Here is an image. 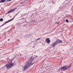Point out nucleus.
I'll return each mask as SVG.
<instances>
[{"label":"nucleus","mask_w":73,"mask_h":73,"mask_svg":"<svg viewBox=\"0 0 73 73\" xmlns=\"http://www.w3.org/2000/svg\"><path fill=\"white\" fill-rule=\"evenodd\" d=\"M59 43H61V44H62L63 43L62 42V40H60L59 39H58L55 42H54L52 45V48H54L55 47L56 45H57Z\"/></svg>","instance_id":"obj_1"},{"label":"nucleus","mask_w":73,"mask_h":73,"mask_svg":"<svg viewBox=\"0 0 73 73\" xmlns=\"http://www.w3.org/2000/svg\"><path fill=\"white\" fill-rule=\"evenodd\" d=\"M33 64H26L25 65L24 67H23V70L24 71H25L26 70H27L29 68H30V66H31V65H32Z\"/></svg>","instance_id":"obj_2"},{"label":"nucleus","mask_w":73,"mask_h":73,"mask_svg":"<svg viewBox=\"0 0 73 73\" xmlns=\"http://www.w3.org/2000/svg\"><path fill=\"white\" fill-rule=\"evenodd\" d=\"M71 64H70V65H68V66H64L61 68V70L63 71L66 70H67V69H68L69 68H70V67H71Z\"/></svg>","instance_id":"obj_3"},{"label":"nucleus","mask_w":73,"mask_h":73,"mask_svg":"<svg viewBox=\"0 0 73 73\" xmlns=\"http://www.w3.org/2000/svg\"><path fill=\"white\" fill-rule=\"evenodd\" d=\"M13 64H6L5 65V67H6L8 69H11V68H12V67H13Z\"/></svg>","instance_id":"obj_4"},{"label":"nucleus","mask_w":73,"mask_h":73,"mask_svg":"<svg viewBox=\"0 0 73 73\" xmlns=\"http://www.w3.org/2000/svg\"><path fill=\"white\" fill-rule=\"evenodd\" d=\"M14 58H13L11 59H9L8 60V63L7 64H13V63H12V62L14 60Z\"/></svg>","instance_id":"obj_5"},{"label":"nucleus","mask_w":73,"mask_h":73,"mask_svg":"<svg viewBox=\"0 0 73 73\" xmlns=\"http://www.w3.org/2000/svg\"><path fill=\"white\" fill-rule=\"evenodd\" d=\"M28 3V0H25L24 1H23L22 2L20 3V4L22 5H24L26 3Z\"/></svg>","instance_id":"obj_6"},{"label":"nucleus","mask_w":73,"mask_h":73,"mask_svg":"<svg viewBox=\"0 0 73 73\" xmlns=\"http://www.w3.org/2000/svg\"><path fill=\"white\" fill-rule=\"evenodd\" d=\"M67 4L63 5L61 7H60V9H62L64 8H65V7H67Z\"/></svg>","instance_id":"obj_7"},{"label":"nucleus","mask_w":73,"mask_h":73,"mask_svg":"<svg viewBox=\"0 0 73 73\" xmlns=\"http://www.w3.org/2000/svg\"><path fill=\"white\" fill-rule=\"evenodd\" d=\"M46 43H47V44H49V43H50V40L49 38H46Z\"/></svg>","instance_id":"obj_8"},{"label":"nucleus","mask_w":73,"mask_h":73,"mask_svg":"<svg viewBox=\"0 0 73 73\" xmlns=\"http://www.w3.org/2000/svg\"><path fill=\"white\" fill-rule=\"evenodd\" d=\"M35 58V57L31 56L30 58H29V60L30 61H32L33 62Z\"/></svg>","instance_id":"obj_9"},{"label":"nucleus","mask_w":73,"mask_h":73,"mask_svg":"<svg viewBox=\"0 0 73 73\" xmlns=\"http://www.w3.org/2000/svg\"><path fill=\"white\" fill-rule=\"evenodd\" d=\"M13 20V19H10V20H9L8 21H7L5 22L4 24H3L2 25H3V26L4 25H5V24H6V23H9V22H10V21H12Z\"/></svg>","instance_id":"obj_10"},{"label":"nucleus","mask_w":73,"mask_h":73,"mask_svg":"<svg viewBox=\"0 0 73 73\" xmlns=\"http://www.w3.org/2000/svg\"><path fill=\"white\" fill-rule=\"evenodd\" d=\"M33 62L31 60H30L29 59V61L27 63V64H32Z\"/></svg>","instance_id":"obj_11"},{"label":"nucleus","mask_w":73,"mask_h":73,"mask_svg":"<svg viewBox=\"0 0 73 73\" xmlns=\"http://www.w3.org/2000/svg\"><path fill=\"white\" fill-rule=\"evenodd\" d=\"M6 1V0H1L0 3H5Z\"/></svg>","instance_id":"obj_12"},{"label":"nucleus","mask_w":73,"mask_h":73,"mask_svg":"<svg viewBox=\"0 0 73 73\" xmlns=\"http://www.w3.org/2000/svg\"><path fill=\"white\" fill-rule=\"evenodd\" d=\"M11 10V12H14V11H15V10L14 9H12Z\"/></svg>","instance_id":"obj_13"},{"label":"nucleus","mask_w":73,"mask_h":73,"mask_svg":"<svg viewBox=\"0 0 73 73\" xmlns=\"http://www.w3.org/2000/svg\"><path fill=\"white\" fill-rule=\"evenodd\" d=\"M0 21H3V18H1L0 19Z\"/></svg>","instance_id":"obj_14"},{"label":"nucleus","mask_w":73,"mask_h":73,"mask_svg":"<svg viewBox=\"0 0 73 73\" xmlns=\"http://www.w3.org/2000/svg\"><path fill=\"white\" fill-rule=\"evenodd\" d=\"M66 23H69V20L68 19H66Z\"/></svg>","instance_id":"obj_15"},{"label":"nucleus","mask_w":73,"mask_h":73,"mask_svg":"<svg viewBox=\"0 0 73 73\" xmlns=\"http://www.w3.org/2000/svg\"><path fill=\"white\" fill-rule=\"evenodd\" d=\"M8 12V13H11L12 12L11 11V10H10V11H9Z\"/></svg>","instance_id":"obj_16"},{"label":"nucleus","mask_w":73,"mask_h":73,"mask_svg":"<svg viewBox=\"0 0 73 73\" xmlns=\"http://www.w3.org/2000/svg\"><path fill=\"white\" fill-rule=\"evenodd\" d=\"M40 38H38V39H36V41H38V40H40Z\"/></svg>","instance_id":"obj_17"},{"label":"nucleus","mask_w":73,"mask_h":73,"mask_svg":"<svg viewBox=\"0 0 73 73\" xmlns=\"http://www.w3.org/2000/svg\"><path fill=\"white\" fill-rule=\"evenodd\" d=\"M19 12L15 16H17L18 14H19Z\"/></svg>","instance_id":"obj_18"},{"label":"nucleus","mask_w":73,"mask_h":73,"mask_svg":"<svg viewBox=\"0 0 73 73\" xmlns=\"http://www.w3.org/2000/svg\"><path fill=\"white\" fill-rule=\"evenodd\" d=\"M36 23V21H33V23Z\"/></svg>","instance_id":"obj_19"},{"label":"nucleus","mask_w":73,"mask_h":73,"mask_svg":"<svg viewBox=\"0 0 73 73\" xmlns=\"http://www.w3.org/2000/svg\"><path fill=\"white\" fill-rule=\"evenodd\" d=\"M15 17H16V16L15 15L14 17H13V19H15Z\"/></svg>","instance_id":"obj_20"},{"label":"nucleus","mask_w":73,"mask_h":73,"mask_svg":"<svg viewBox=\"0 0 73 73\" xmlns=\"http://www.w3.org/2000/svg\"><path fill=\"white\" fill-rule=\"evenodd\" d=\"M19 25V23H17V26H18Z\"/></svg>","instance_id":"obj_21"},{"label":"nucleus","mask_w":73,"mask_h":73,"mask_svg":"<svg viewBox=\"0 0 73 73\" xmlns=\"http://www.w3.org/2000/svg\"><path fill=\"white\" fill-rule=\"evenodd\" d=\"M5 67V66L3 67H2V69H4V68Z\"/></svg>","instance_id":"obj_22"},{"label":"nucleus","mask_w":73,"mask_h":73,"mask_svg":"<svg viewBox=\"0 0 73 73\" xmlns=\"http://www.w3.org/2000/svg\"><path fill=\"white\" fill-rule=\"evenodd\" d=\"M12 0H9L8 1H12Z\"/></svg>","instance_id":"obj_23"},{"label":"nucleus","mask_w":73,"mask_h":73,"mask_svg":"<svg viewBox=\"0 0 73 73\" xmlns=\"http://www.w3.org/2000/svg\"><path fill=\"white\" fill-rule=\"evenodd\" d=\"M3 25H2L0 26V28H1V27H3Z\"/></svg>","instance_id":"obj_24"},{"label":"nucleus","mask_w":73,"mask_h":73,"mask_svg":"<svg viewBox=\"0 0 73 73\" xmlns=\"http://www.w3.org/2000/svg\"><path fill=\"white\" fill-rule=\"evenodd\" d=\"M9 13H8H8H6V15H7V14H8Z\"/></svg>","instance_id":"obj_25"},{"label":"nucleus","mask_w":73,"mask_h":73,"mask_svg":"<svg viewBox=\"0 0 73 73\" xmlns=\"http://www.w3.org/2000/svg\"><path fill=\"white\" fill-rule=\"evenodd\" d=\"M60 24V22H58V23H57V24Z\"/></svg>","instance_id":"obj_26"},{"label":"nucleus","mask_w":73,"mask_h":73,"mask_svg":"<svg viewBox=\"0 0 73 73\" xmlns=\"http://www.w3.org/2000/svg\"><path fill=\"white\" fill-rule=\"evenodd\" d=\"M40 21H44V19H43L42 20H41Z\"/></svg>","instance_id":"obj_27"},{"label":"nucleus","mask_w":73,"mask_h":73,"mask_svg":"<svg viewBox=\"0 0 73 73\" xmlns=\"http://www.w3.org/2000/svg\"><path fill=\"white\" fill-rule=\"evenodd\" d=\"M9 40H10V39H9L8 40V41H9Z\"/></svg>","instance_id":"obj_28"},{"label":"nucleus","mask_w":73,"mask_h":73,"mask_svg":"<svg viewBox=\"0 0 73 73\" xmlns=\"http://www.w3.org/2000/svg\"><path fill=\"white\" fill-rule=\"evenodd\" d=\"M25 14H24V15H24V16H25Z\"/></svg>","instance_id":"obj_29"},{"label":"nucleus","mask_w":73,"mask_h":73,"mask_svg":"<svg viewBox=\"0 0 73 73\" xmlns=\"http://www.w3.org/2000/svg\"><path fill=\"white\" fill-rule=\"evenodd\" d=\"M26 19H28V17H26Z\"/></svg>","instance_id":"obj_30"},{"label":"nucleus","mask_w":73,"mask_h":73,"mask_svg":"<svg viewBox=\"0 0 73 73\" xmlns=\"http://www.w3.org/2000/svg\"><path fill=\"white\" fill-rule=\"evenodd\" d=\"M22 19H24V18H22Z\"/></svg>","instance_id":"obj_31"},{"label":"nucleus","mask_w":73,"mask_h":73,"mask_svg":"<svg viewBox=\"0 0 73 73\" xmlns=\"http://www.w3.org/2000/svg\"><path fill=\"white\" fill-rule=\"evenodd\" d=\"M25 20H26V19H25Z\"/></svg>","instance_id":"obj_32"}]
</instances>
